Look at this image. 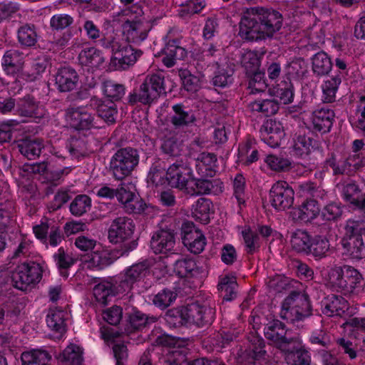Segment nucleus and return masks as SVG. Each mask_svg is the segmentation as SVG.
Wrapping results in <instances>:
<instances>
[{
    "label": "nucleus",
    "mask_w": 365,
    "mask_h": 365,
    "mask_svg": "<svg viewBox=\"0 0 365 365\" xmlns=\"http://www.w3.org/2000/svg\"><path fill=\"white\" fill-rule=\"evenodd\" d=\"M250 342L249 349L246 350L242 356V360L245 359L246 365H250L255 361L261 359L266 353L264 349V341L262 338L253 336Z\"/></svg>",
    "instance_id": "c85d7f7f"
},
{
    "label": "nucleus",
    "mask_w": 365,
    "mask_h": 365,
    "mask_svg": "<svg viewBox=\"0 0 365 365\" xmlns=\"http://www.w3.org/2000/svg\"><path fill=\"white\" fill-rule=\"evenodd\" d=\"M123 29L128 41L138 44L147 38L150 25L148 21L140 19L133 21L131 19H126Z\"/></svg>",
    "instance_id": "9b49d317"
},
{
    "label": "nucleus",
    "mask_w": 365,
    "mask_h": 365,
    "mask_svg": "<svg viewBox=\"0 0 365 365\" xmlns=\"http://www.w3.org/2000/svg\"><path fill=\"white\" fill-rule=\"evenodd\" d=\"M282 317L290 321L301 320L310 314V304L307 295L293 292L282 303Z\"/></svg>",
    "instance_id": "39448f33"
},
{
    "label": "nucleus",
    "mask_w": 365,
    "mask_h": 365,
    "mask_svg": "<svg viewBox=\"0 0 365 365\" xmlns=\"http://www.w3.org/2000/svg\"><path fill=\"white\" fill-rule=\"evenodd\" d=\"M56 266L61 272V274L66 277L67 274L64 272L72 267L76 262V258L73 254L63 247H60L54 253L53 256Z\"/></svg>",
    "instance_id": "4c0bfd02"
},
{
    "label": "nucleus",
    "mask_w": 365,
    "mask_h": 365,
    "mask_svg": "<svg viewBox=\"0 0 365 365\" xmlns=\"http://www.w3.org/2000/svg\"><path fill=\"white\" fill-rule=\"evenodd\" d=\"M120 284L115 280H103L93 288V295L96 299L101 304H106L110 297L123 291L118 289Z\"/></svg>",
    "instance_id": "4be33fe9"
},
{
    "label": "nucleus",
    "mask_w": 365,
    "mask_h": 365,
    "mask_svg": "<svg viewBox=\"0 0 365 365\" xmlns=\"http://www.w3.org/2000/svg\"><path fill=\"white\" fill-rule=\"evenodd\" d=\"M20 152L29 159L39 156L43 148V141L38 138L28 139L19 145Z\"/></svg>",
    "instance_id": "49530a36"
},
{
    "label": "nucleus",
    "mask_w": 365,
    "mask_h": 365,
    "mask_svg": "<svg viewBox=\"0 0 365 365\" xmlns=\"http://www.w3.org/2000/svg\"><path fill=\"white\" fill-rule=\"evenodd\" d=\"M236 287L237 282L234 276L222 277L218 284V289L225 293L223 299L226 301H230L235 297Z\"/></svg>",
    "instance_id": "6e6d98bb"
},
{
    "label": "nucleus",
    "mask_w": 365,
    "mask_h": 365,
    "mask_svg": "<svg viewBox=\"0 0 365 365\" xmlns=\"http://www.w3.org/2000/svg\"><path fill=\"white\" fill-rule=\"evenodd\" d=\"M334 119V111L329 108L322 107L312 112L310 122L314 130L326 133L332 127Z\"/></svg>",
    "instance_id": "f3484780"
},
{
    "label": "nucleus",
    "mask_w": 365,
    "mask_h": 365,
    "mask_svg": "<svg viewBox=\"0 0 365 365\" xmlns=\"http://www.w3.org/2000/svg\"><path fill=\"white\" fill-rule=\"evenodd\" d=\"M141 52L135 51L127 43H120L118 49L111 58V64L116 70H125L134 64Z\"/></svg>",
    "instance_id": "f8f14e48"
},
{
    "label": "nucleus",
    "mask_w": 365,
    "mask_h": 365,
    "mask_svg": "<svg viewBox=\"0 0 365 365\" xmlns=\"http://www.w3.org/2000/svg\"><path fill=\"white\" fill-rule=\"evenodd\" d=\"M175 272L180 277H191L199 273L195 262L188 258L177 260L175 263Z\"/></svg>",
    "instance_id": "8fccbe9b"
},
{
    "label": "nucleus",
    "mask_w": 365,
    "mask_h": 365,
    "mask_svg": "<svg viewBox=\"0 0 365 365\" xmlns=\"http://www.w3.org/2000/svg\"><path fill=\"white\" fill-rule=\"evenodd\" d=\"M192 182L189 185L185 192L191 195H198L207 193L210 191L211 183L210 181L202 179H195L192 175Z\"/></svg>",
    "instance_id": "bf43d9fd"
},
{
    "label": "nucleus",
    "mask_w": 365,
    "mask_h": 365,
    "mask_svg": "<svg viewBox=\"0 0 365 365\" xmlns=\"http://www.w3.org/2000/svg\"><path fill=\"white\" fill-rule=\"evenodd\" d=\"M104 94L110 101H118L125 94V87L122 84L117 83L113 81H106L103 83Z\"/></svg>",
    "instance_id": "052dcab7"
},
{
    "label": "nucleus",
    "mask_w": 365,
    "mask_h": 365,
    "mask_svg": "<svg viewBox=\"0 0 365 365\" xmlns=\"http://www.w3.org/2000/svg\"><path fill=\"white\" fill-rule=\"evenodd\" d=\"M43 268L35 262H24L15 268L11 279L14 286L25 291L35 287L41 279Z\"/></svg>",
    "instance_id": "20e7f679"
},
{
    "label": "nucleus",
    "mask_w": 365,
    "mask_h": 365,
    "mask_svg": "<svg viewBox=\"0 0 365 365\" xmlns=\"http://www.w3.org/2000/svg\"><path fill=\"white\" fill-rule=\"evenodd\" d=\"M265 337L280 350L287 349L292 338H288L284 325L279 320H272L267 323L264 329Z\"/></svg>",
    "instance_id": "4468645a"
},
{
    "label": "nucleus",
    "mask_w": 365,
    "mask_h": 365,
    "mask_svg": "<svg viewBox=\"0 0 365 365\" xmlns=\"http://www.w3.org/2000/svg\"><path fill=\"white\" fill-rule=\"evenodd\" d=\"M341 193L343 199L357 207L363 197L361 190L354 182H345L340 185Z\"/></svg>",
    "instance_id": "f704fd0d"
},
{
    "label": "nucleus",
    "mask_w": 365,
    "mask_h": 365,
    "mask_svg": "<svg viewBox=\"0 0 365 365\" xmlns=\"http://www.w3.org/2000/svg\"><path fill=\"white\" fill-rule=\"evenodd\" d=\"M164 56L162 61L168 68L172 67L175 64L177 59L182 58L185 56V50L176 45V41H169L163 50Z\"/></svg>",
    "instance_id": "72a5a7b5"
},
{
    "label": "nucleus",
    "mask_w": 365,
    "mask_h": 365,
    "mask_svg": "<svg viewBox=\"0 0 365 365\" xmlns=\"http://www.w3.org/2000/svg\"><path fill=\"white\" fill-rule=\"evenodd\" d=\"M173 114L170 116V122L175 128H183L189 125L195 120V117L191 111H187L180 104L173 106Z\"/></svg>",
    "instance_id": "7c9ffc66"
},
{
    "label": "nucleus",
    "mask_w": 365,
    "mask_h": 365,
    "mask_svg": "<svg viewBox=\"0 0 365 365\" xmlns=\"http://www.w3.org/2000/svg\"><path fill=\"white\" fill-rule=\"evenodd\" d=\"M287 349H282L284 353L285 360L290 365H303L310 361L308 351H306L302 341L298 338H292Z\"/></svg>",
    "instance_id": "2eb2a0df"
},
{
    "label": "nucleus",
    "mask_w": 365,
    "mask_h": 365,
    "mask_svg": "<svg viewBox=\"0 0 365 365\" xmlns=\"http://www.w3.org/2000/svg\"><path fill=\"white\" fill-rule=\"evenodd\" d=\"M78 75L76 71L70 67L60 68L55 78L58 89L61 92L73 90L78 82Z\"/></svg>",
    "instance_id": "b1692460"
},
{
    "label": "nucleus",
    "mask_w": 365,
    "mask_h": 365,
    "mask_svg": "<svg viewBox=\"0 0 365 365\" xmlns=\"http://www.w3.org/2000/svg\"><path fill=\"white\" fill-rule=\"evenodd\" d=\"M341 83V77L339 75L332 76L324 81L322 86L324 102L331 103L335 101L336 94Z\"/></svg>",
    "instance_id": "37998d69"
},
{
    "label": "nucleus",
    "mask_w": 365,
    "mask_h": 365,
    "mask_svg": "<svg viewBox=\"0 0 365 365\" xmlns=\"http://www.w3.org/2000/svg\"><path fill=\"white\" fill-rule=\"evenodd\" d=\"M161 149L170 156H178L182 150V145L174 134L165 135L162 139Z\"/></svg>",
    "instance_id": "864d4df0"
},
{
    "label": "nucleus",
    "mask_w": 365,
    "mask_h": 365,
    "mask_svg": "<svg viewBox=\"0 0 365 365\" xmlns=\"http://www.w3.org/2000/svg\"><path fill=\"white\" fill-rule=\"evenodd\" d=\"M82 354V349L79 346L70 344L59 354L58 359L66 365H81L83 361Z\"/></svg>",
    "instance_id": "c9c22d12"
},
{
    "label": "nucleus",
    "mask_w": 365,
    "mask_h": 365,
    "mask_svg": "<svg viewBox=\"0 0 365 365\" xmlns=\"http://www.w3.org/2000/svg\"><path fill=\"white\" fill-rule=\"evenodd\" d=\"M139 163L137 150L128 147L120 148L111 157L109 169L116 180H123L131 175Z\"/></svg>",
    "instance_id": "f03ea898"
},
{
    "label": "nucleus",
    "mask_w": 365,
    "mask_h": 365,
    "mask_svg": "<svg viewBox=\"0 0 365 365\" xmlns=\"http://www.w3.org/2000/svg\"><path fill=\"white\" fill-rule=\"evenodd\" d=\"M313 148L312 140L305 135H299L293 145L294 155L303 158L308 155Z\"/></svg>",
    "instance_id": "13d9d810"
},
{
    "label": "nucleus",
    "mask_w": 365,
    "mask_h": 365,
    "mask_svg": "<svg viewBox=\"0 0 365 365\" xmlns=\"http://www.w3.org/2000/svg\"><path fill=\"white\" fill-rule=\"evenodd\" d=\"M175 244L174 234L170 230L156 232L150 241V247L155 254H166L173 250Z\"/></svg>",
    "instance_id": "a211bd4d"
},
{
    "label": "nucleus",
    "mask_w": 365,
    "mask_h": 365,
    "mask_svg": "<svg viewBox=\"0 0 365 365\" xmlns=\"http://www.w3.org/2000/svg\"><path fill=\"white\" fill-rule=\"evenodd\" d=\"M348 162L354 170L365 165V145L362 140L353 141L351 153L348 157Z\"/></svg>",
    "instance_id": "a19ab883"
},
{
    "label": "nucleus",
    "mask_w": 365,
    "mask_h": 365,
    "mask_svg": "<svg viewBox=\"0 0 365 365\" xmlns=\"http://www.w3.org/2000/svg\"><path fill=\"white\" fill-rule=\"evenodd\" d=\"M192 175V170L186 160H176L167 169L166 180L172 187L185 192Z\"/></svg>",
    "instance_id": "423d86ee"
},
{
    "label": "nucleus",
    "mask_w": 365,
    "mask_h": 365,
    "mask_svg": "<svg viewBox=\"0 0 365 365\" xmlns=\"http://www.w3.org/2000/svg\"><path fill=\"white\" fill-rule=\"evenodd\" d=\"M135 230L133 221L126 217L114 219L108 230L110 242L114 244L125 242L131 239Z\"/></svg>",
    "instance_id": "1a4fd4ad"
},
{
    "label": "nucleus",
    "mask_w": 365,
    "mask_h": 365,
    "mask_svg": "<svg viewBox=\"0 0 365 365\" xmlns=\"http://www.w3.org/2000/svg\"><path fill=\"white\" fill-rule=\"evenodd\" d=\"M180 76L182 81V86L187 91L195 92L200 88L201 80L200 77L191 74L187 70L181 71Z\"/></svg>",
    "instance_id": "69168bd1"
},
{
    "label": "nucleus",
    "mask_w": 365,
    "mask_h": 365,
    "mask_svg": "<svg viewBox=\"0 0 365 365\" xmlns=\"http://www.w3.org/2000/svg\"><path fill=\"white\" fill-rule=\"evenodd\" d=\"M341 245L346 254L354 259H360L365 253V246L361 237L342 238Z\"/></svg>",
    "instance_id": "e433bc0d"
},
{
    "label": "nucleus",
    "mask_w": 365,
    "mask_h": 365,
    "mask_svg": "<svg viewBox=\"0 0 365 365\" xmlns=\"http://www.w3.org/2000/svg\"><path fill=\"white\" fill-rule=\"evenodd\" d=\"M262 140L271 148L278 147L284 137L282 123L274 120H267L260 128Z\"/></svg>",
    "instance_id": "ddd939ff"
},
{
    "label": "nucleus",
    "mask_w": 365,
    "mask_h": 365,
    "mask_svg": "<svg viewBox=\"0 0 365 365\" xmlns=\"http://www.w3.org/2000/svg\"><path fill=\"white\" fill-rule=\"evenodd\" d=\"M112 262L109 252L103 248L97 249L82 259L83 267L91 269H102Z\"/></svg>",
    "instance_id": "aec40b11"
},
{
    "label": "nucleus",
    "mask_w": 365,
    "mask_h": 365,
    "mask_svg": "<svg viewBox=\"0 0 365 365\" xmlns=\"http://www.w3.org/2000/svg\"><path fill=\"white\" fill-rule=\"evenodd\" d=\"M202 312L200 304L194 303L184 307L180 310V318L185 324H195L202 327V318L200 317Z\"/></svg>",
    "instance_id": "58836bf2"
},
{
    "label": "nucleus",
    "mask_w": 365,
    "mask_h": 365,
    "mask_svg": "<svg viewBox=\"0 0 365 365\" xmlns=\"http://www.w3.org/2000/svg\"><path fill=\"white\" fill-rule=\"evenodd\" d=\"M165 93L164 78L158 74L146 76L138 88L128 95L131 104L140 103L144 105L153 103L160 96Z\"/></svg>",
    "instance_id": "7ed1b4c3"
},
{
    "label": "nucleus",
    "mask_w": 365,
    "mask_h": 365,
    "mask_svg": "<svg viewBox=\"0 0 365 365\" xmlns=\"http://www.w3.org/2000/svg\"><path fill=\"white\" fill-rule=\"evenodd\" d=\"M212 204L207 198L198 199L192 207V215L201 223L207 224L210 221Z\"/></svg>",
    "instance_id": "2f4dec72"
},
{
    "label": "nucleus",
    "mask_w": 365,
    "mask_h": 365,
    "mask_svg": "<svg viewBox=\"0 0 365 365\" xmlns=\"http://www.w3.org/2000/svg\"><path fill=\"white\" fill-rule=\"evenodd\" d=\"M310 235L305 231L297 230L292 236L291 245L297 252L309 254L312 247Z\"/></svg>",
    "instance_id": "ea45409f"
},
{
    "label": "nucleus",
    "mask_w": 365,
    "mask_h": 365,
    "mask_svg": "<svg viewBox=\"0 0 365 365\" xmlns=\"http://www.w3.org/2000/svg\"><path fill=\"white\" fill-rule=\"evenodd\" d=\"M176 296L175 292L170 289H163L154 296L153 302L155 306L165 309L175 300Z\"/></svg>",
    "instance_id": "0e129e2a"
},
{
    "label": "nucleus",
    "mask_w": 365,
    "mask_h": 365,
    "mask_svg": "<svg viewBox=\"0 0 365 365\" xmlns=\"http://www.w3.org/2000/svg\"><path fill=\"white\" fill-rule=\"evenodd\" d=\"M319 212L320 208L317 202L314 200H309L300 207L294 209L292 215L294 219L307 222L314 220Z\"/></svg>",
    "instance_id": "cd10ccee"
},
{
    "label": "nucleus",
    "mask_w": 365,
    "mask_h": 365,
    "mask_svg": "<svg viewBox=\"0 0 365 365\" xmlns=\"http://www.w3.org/2000/svg\"><path fill=\"white\" fill-rule=\"evenodd\" d=\"M19 114L21 116L40 118L45 115L44 108L36 104L33 98L28 97L19 105Z\"/></svg>",
    "instance_id": "79ce46f5"
},
{
    "label": "nucleus",
    "mask_w": 365,
    "mask_h": 365,
    "mask_svg": "<svg viewBox=\"0 0 365 365\" xmlns=\"http://www.w3.org/2000/svg\"><path fill=\"white\" fill-rule=\"evenodd\" d=\"M365 232V224L362 221L349 220L344 227V233L343 238H352L355 237H361V234Z\"/></svg>",
    "instance_id": "e2e57ef3"
},
{
    "label": "nucleus",
    "mask_w": 365,
    "mask_h": 365,
    "mask_svg": "<svg viewBox=\"0 0 365 365\" xmlns=\"http://www.w3.org/2000/svg\"><path fill=\"white\" fill-rule=\"evenodd\" d=\"M36 38L37 35L33 26L24 25L18 31L19 41L24 46H34L36 42Z\"/></svg>",
    "instance_id": "680f3d73"
},
{
    "label": "nucleus",
    "mask_w": 365,
    "mask_h": 365,
    "mask_svg": "<svg viewBox=\"0 0 365 365\" xmlns=\"http://www.w3.org/2000/svg\"><path fill=\"white\" fill-rule=\"evenodd\" d=\"M73 22V19L67 14H58L53 15L50 19V27L53 31H61Z\"/></svg>",
    "instance_id": "338daca9"
},
{
    "label": "nucleus",
    "mask_w": 365,
    "mask_h": 365,
    "mask_svg": "<svg viewBox=\"0 0 365 365\" xmlns=\"http://www.w3.org/2000/svg\"><path fill=\"white\" fill-rule=\"evenodd\" d=\"M326 165L333 169L334 174L350 173L354 170L353 166L349 165L348 158L341 159L338 156L332 155L326 160Z\"/></svg>",
    "instance_id": "603ef678"
},
{
    "label": "nucleus",
    "mask_w": 365,
    "mask_h": 365,
    "mask_svg": "<svg viewBox=\"0 0 365 365\" xmlns=\"http://www.w3.org/2000/svg\"><path fill=\"white\" fill-rule=\"evenodd\" d=\"M252 111L258 112L264 115L275 114L279 110V103L276 99L257 100L249 105Z\"/></svg>",
    "instance_id": "c03bdc74"
},
{
    "label": "nucleus",
    "mask_w": 365,
    "mask_h": 365,
    "mask_svg": "<svg viewBox=\"0 0 365 365\" xmlns=\"http://www.w3.org/2000/svg\"><path fill=\"white\" fill-rule=\"evenodd\" d=\"M327 287L342 294H358L363 289V276L350 265L335 266L323 274Z\"/></svg>",
    "instance_id": "f257e3e1"
},
{
    "label": "nucleus",
    "mask_w": 365,
    "mask_h": 365,
    "mask_svg": "<svg viewBox=\"0 0 365 365\" xmlns=\"http://www.w3.org/2000/svg\"><path fill=\"white\" fill-rule=\"evenodd\" d=\"M234 196L236 198L238 205L241 207L245 204L248 199L246 192V181L242 174H237L233 180Z\"/></svg>",
    "instance_id": "5fc2aeb1"
},
{
    "label": "nucleus",
    "mask_w": 365,
    "mask_h": 365,
    "mask_svg": "<svg viewBox=\"0 0 365 365\" xmlns=\"http://www.w3.org/2000/svg\"><path fill=\"white\" fill-rule=\"evenodd\" d=\"M148 272V267L145 263H138L128 268L120 279H116L115 282L120 284V291L124 292L131 289L133 285L143 279Z\"/></svg>",
    "instance_id": "dca6fc26"
},
{
    "label": "nucleus",
    "mask_w": 365,
    "mask_h": 365,
    "mask_svg": "<svg viewBox=\"0 0 365 365\" xmlns=\"http://www.w3.org/2000/svg\"><path fill=\"white\" fill-rule=\"evenodd\" d=\"M65 120L76 130H89L95 126L94 115L88 107L68 108L66 110Z\"/></svg>",
    "instance_id": "9d476101"
},
{
    "label": "nucleus",
    "mask_w": 365,
    "mask_h": 365,
    "mask_svg": "<svg viewBox=\"0 0 365 365\" xmlns=\"http://www.w3.org/2000/svg\"><path fill=\"white\" fill-rule=\"evenodd\" d=\"M1 63L7 74H17L22 69L24 53L16 49L9 50L4 53Z\"/></svg>",
    "instance_id": "393cba45"
},
{
    "label": "nucleus",
    "mask_w": 365,
    "mask_h": 365,
    "mask_svg": "<svg viewBox=\"0 0 365 365\" xmlns=\"http://www.w3.org/2000/svg\"><path fill=\"white\" fill-rule=\"evenodd\" d=\"M66 313L60 309H50L46 323L50 329L58 333H63L66 330L65 317Z\"/></svg>",
    "instance_id": "de8ad7c7"
},
{
    "label": "nucleus",
    "mask_w": 365,
    "mask_h": 365,
    "mask_svg": "<svg viewBox=\"0 0 365 365\" xmlns=\"http://www.w3.org/2000/svg\"><path fill=\"white\" fill-rule=\"evenodd\" d=\"M239 34L246 40L257 41L264 39L257 18L243 17L240 24Z\"/></svg>",
    "instance_id": "a878e982"
},
{
    "label": "nucleus",
    "mask_w": 365,
    "mask_h": 365,
    "mask_svg": "<svg viewBox=\"0 0 365 365\" xmlns=\"http://www.w3.org/2000/svg\"><path fill=\"white\" fill-rule=\"evenodd\" d=\"M116 197L118 201L124 205L125 209L128 212H134L139 210L136 205L138 203L135 195L130 190H127L124 184L117 190Z\"/></svg>",
    "instance_id": "09e8293b"
},
{
    "label": "nucleus",
    "mask_w": 365,
    "mask_h": 365,
    "mask_svg": "<svg viewBox=\"0 0 365 365\" xmlns=\"http://www.w3.org/2000/svg\"><path fill=\"white\" fill-rule=\"evenodd\" d=\"M242 63L247 71L255 72L259 68L260 57L255 51H247L242 54Z\"/></svg>",
    "instance_id": "774afa93"
},
{
    "label": "nucleus",
    "mask_w": 365,
    "mask_h": 365,
    "mask_svg": "<svg viewBox=\"0 0 365 365\" xmlns=\"http://www.w3.org/2000/svg\"><path fill=\"white\" fill-rule=\"evenodd\" d=\"M294 192L285 181L276 182L269 191L271 205L278 210L289 208L294 202Z\"/></svg>",
    "instance_id": "6e6552de"
},
{
    "label": "nucleus",
    "mask_w": 365,
    "mask_h": 365,
    "mask_svg": "<svg viewBox=\"0 0 365 365\" xmlns=\"http://www.w3.org/2000/svg\"><path fill=\"white\" fill-rule=\"evenodd\" d=\"M91 106L97 110L99 117L106 122L113 123L115 121L117 108L113 101L108 100L103 101L101 99L93 98L91 100Z\"/></svg>",
    "instance_id": "bb28decb"
},
{
    "label": "nucleus",
    "mask_w": 365,
    "mask_h": 365,
    "mask_svg": "<svg viewBox=\"0 0 365 365\" xmlns=\"http://www.w3.org/2000/svg\"><path fill=\"white\" fill-rule=\"evenodd\" d=\"M347 309V301L341 296L331 294L322 302V312L328 317L341 316Z\"/></svg>",
    "instance_id": "412c9836"
},
{
    "label": "nucleus",
    "mask_w": 365,
    "mask_h": 365,
    "mask_svg": "<svg viewBox=\"0 0 365 365\" xmlns=\"http://www.w3.org/2000/svg\"><path fill=\"white\" fill-rule=\"evenodd\" d=\"M91 207V200L86 195L76 196L70 205V210L73 215L81 216Z\"/></svg>",
    "instance_id": "4d7b16f0"
},
{
    "label": "nucleus",
    "mask_w": 365,
    "mask_h": 365,
    "mask_svg": "<svg viewBox=\"0 0 365 365\" xmlns=\"http://www.w3.org/2000/svg\"><path fill=\"white\" fill-rule=\"evenodd\" d=\"M81 65L86 67L88 71H94L100 68L105 61V57L101 51L91 47L85 48L78 55Z\"/></svg>",
    "instance_id": "5701e85b"
},
{
    "label": "nucleus",
    "mask_w": 365,
    "mask_h": 365,
    "mask_svg": "<svg viewBox=\"0 0 365 365\" xmlns=\"http://www.w3.org/2000/svg\"><path fill=\"white\" fill-rule=\"evenodd\" d=\"M216 156L210 153H200L196 160V169L202 177H211L216 167Z\"/></svg>",
    "instance_id": "c756f323"
},
{
    "label": "nucleus",
    "mask_w": 365,
    "mask_h": 365,
    "mask_svg": "<svg viewBox=\"0 0 365 365\" xmlns=\"http://www.w3.org/2000/svg\"><path fill=\"white\" fill-rule=\"evenodd\" d=\"M51 355L46 351L34 349L21 354L22 365H51Z\"/></svg>",
    "instance_id": "473e14b6"
},
{
    "label": "nucleus",
    "mask_w": 365,
    "mask_h": 365,
    "mask_svg": "<svg viewBox=\"0 0 365 365\" xmlns=\"http://www.w3.org/2000/svg\"><path fill=\"white\" fill-rule=\"evenodd\" d=\"M256 13L257 14V20L264 39L272 37L281 29L282 16L278 11L268 9L257 8Z\"/></svg>",
    "instance_id": "0eeeda50"
},
{
    "label": "nucleus",
    "mask_w": 365,
    "mask_h": 365,
    "mask_svg": "<svg viewBox=\"0 0 365 365\" xmlns=\"http://www.w3.org/2000/svg\"><path fill=\"white\" fill-rule=\"evenodd\" d=\"M312 70L317 76L328 74L331 70L332 63L327 56L323 51L318 52L312 58Z\"/></svg>",
    "instance_id": "a18cd8bd"
},
{
    "label": "nucleus",
    "mask_w": 365,
    "mask_h": 365,
    "mask_svg": "<svg viewBox=\"0 0 365 365\" xmlns=\"http://www.w3.org/2000/svg\"><path fill=\"white\" fill-rule=\"evenodd\" d=\"M182 239L184 245L194 254L202 252L206 245V238L202 232L194 227L185 230Z\"/></svg>",
    "instance_id": "6ab92c4d"
},
{
    "label": "nucleus",
    "mask_w": 365,
    "mask_h": 365,
    "mask_svg": "<svg viewBox=\"0 0 365 365\" xmlns=\"http://www.w3.org/2000/svg\"><path fill=\"white\" fill-rule=\"evenodd\" d=\"M310 252L314 257L322 259L330 252L329 240L324 236H316L311 242Z\"/></svg>",
    "instance_id": "3c124183"
}]
</instances>
